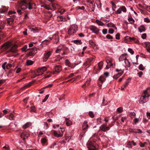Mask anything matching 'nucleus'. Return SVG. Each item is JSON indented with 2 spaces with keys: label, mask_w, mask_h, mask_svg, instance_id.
Instances as JSON below:
<instances>
[{
  "label": "nucleus",
  "mask_w": 150,
  "mask_h": 150,
  "mask_svg": "<svg viewBox=\"0 0 150 150\" xmlns=\"http://www.w3.org/2000/svg\"><path fill=\"white\" fill-rule=\"evenodd\" d=\"M35 50L30 51L29 52V55L31 56H33L35 54L36 51L37 50L36 48H35Z\"/></svg>",
  "instance_id": "nucleus-24"
},
{
  "label": "nucleus",
  "mask_w": 150,
  "mask_h": 150,
  "mask_svg": "<svg viewBox=\"0 0 150 150\" xmlns=\"http://www.w3.org/2000/svg\"><path fill=\"white\" fill-rule=\"evenodd\" d=\"M139 69L143 71L144 69V67H143V65L142 64H140L139 67Z\"/></svg>",
  "instance_id": "nucleus-46"
},
{
  "label": "nucleus",
  "mask_w": 150,
  "mask_h": 150,
  "mask_svg": "<svg viewBox=\"0 0 150 150\" xmlns=\"http://www.w3.org/2000/svg\"><path fill=\"white\" fill-rule=\"evenodd\" d=\"M41 7H44L45 9H46L48 10H51V8H50V7L49 6L47 5H45V4L43 5H41Z\"/></svg>",
  "instance_id": "nucleus-30"
},
{
  "label": "nucleus",
  "mask_w": 150,
  "mask_h": 150,
  "mask_svg": "<svg viewBox=\"0 0 150 150\" xmlns=\"http://www.w3.org/2000/svg\"><path fill=\"white\" fill-rule=\"evenodd\" d=\"M146 37V34L145 33L143 34L142 35V38L143 39H145Z\"/></svg>",
  "instance_id": "nucleus-60"
},
{
  "label": "nucleus",
  "mask_w": 150,
  "mask_h": 150,
  "mask_svg": "<svg viewBox=\"0 0 150 150\" xmlns=\"http://www.w3.org/2000/svg\"><path fill=\"white\" fill-rule=\"evenodd\" d=\"M74 43L77 45H80L82 44L81 40H74Z\"/></svg>",
  "instance_id": "nucleus-39"
},
{
  "label": "nucleus",
  "mask_w": 150,
  "mask_h": 150,
  "mask_svg": "<svg viewBox=\"0 0 150 150\" xmlns=\"http://www.w3.org/2000/svg\"><path fill=\"white\" fill-rule=\"evenodd\" d=\"M106 62L107 63V64L106 66V68L107 69H108L110 67L112 66V64L111 63V61L110 60H107Z\"/></svg>",
  "instance_id": "nucleus-18"
},
{
  "label": "nucleus",
  "mask_w": 150,
  "mask_h": 150,
  "mask_svg": "<svg viewBox=\"0 0 150 150\" xmlns=\"http://www.w3.org/2000/svg\"><path fill=\"white\" fill-rule=\"evenodd\" d=\"M64 130V129L63 127H60L59 129V133L60 134V136H61V137L63 136Z\"/></svg>",
  "instance_id": "nucleus-17"
},
{
  "label": "nucleus",
  "mask_w": 150,
  "mask_h": 150,
  "mask_svg": "<svg viewBox=\"0 0 150 150\" xmlns=\"http://www.w3.org/2000/svg\"><path fill=\"white\" fill-rule=\"evenodd\" d=\"M144 21L146 23H149L150 22V19L147 18H144Z\"/></svg>",
  "instance_id": "nucleus-54"
},
{
  "label": "nucleus",
  "mask_w": 150,
  "mask_h": 150,
  "mask_svg": "<svg viewBox=\"0 0 150 150\" xmlns=\"http://www.w3.org/2000/svg\"><path fill=\"white\" fill-rule=\"evenodd\" d=\"M7 64V62H5L2 65V67L3 69L4 70L5 69V66Z\"/></svg>",
  "instance_id": "nucleus-58"
},
{
  "label": "nucleus",
  "mask_w": 150,
  "mask_h": 150,
  "mask_svg": "<svg viewBox=\"0 0 150 150\" xmlns=\"http://www.w3.org/2000/svg\"><path fill=\"white\" fill-rule=\"evenodd\" d=\"M13 64V63L12 64H8L6 66V68L7 69H10L11 67H12Z\"/></svg>",
  "instance_id": "nucleus-40"
},
{
  "label": "nucleus",
  "mask_w": 150,
  "mask_h": 150,
  "mask_svg": "<svg viewBox=\"0 0 150 150\" xmlns=\"http://www.w3.org/2000/svg\"><path fill=\"white\" fill-rule=\"evenodd\" d=\"M115 38L117 40H119L120 39V34L117 33L115 35Z\"/></svg>",
  "instance_id": "nucleus-61"
},
{
  "label": "nucleus",
  "mask_w": 150,
  "mask_h": 150,
  "mask_svg": "<svg viewBox=\"0 0 150 150\" xmlns=\"http://www.w3.org/2000/svg\"><path fill=\"white\" fill-rule=\"evenodd\" d=\"M105 125L104 124H102L100 127V130L104 131L105 132Z\"/></svg>",
  "instance_id": "nucleus-34"
},
{
  "label": "nucleus",
  "mask_w": 150,
  "mask_h": 150,
  "mask_svg": "<svg viewBox=\"0 0 150 150\" xmlns=\"http://www.w3.org/2000/svg\"><path fill=\"white\" fill-rule=\"evenodd\" d=\"M120 8H121L122 11L123 12H126L127 9L125 6H122Z\"/></svg>",
  "instance_id": "nucleus-44"
},
{
  "label": "nucleus",
  "mask_w": 150,
  "mask_h": 150,
  "mask_svg": "<svg viewBox=\"0 0 150 150\" xmlns=\"http://www.w3.org/2000/svg\"><path fill=\"white\" fill-rule=\"evenodd\" d=\"M3 7L4 8L3 9L1 8L0 9V13H2L3 12H6V11L7 10L8 8L5 9L4 8H5V6H3Z\"/></svg>",
  "instance_id": "nucleus-41"
},
{
  "label": "nucleus",
  "mask_w": 150,
  "mask_h": 150,
  "mask_svg": "<svg viewBox=\"0 0 150 150\" xmlns=\"http://www.w3.org/2000/svg\"><path fill=\"white\" fill-rule=\"evenodd\" d=\"M83 130H84L87 129L88 127V126L87 125V122L85 121H84L83 125Z\"/></svg>",
  "instance_id": "nucleus-10"
},
{
  "label": "nucleus",
  "mask_w": 150,
  "mask_h": 150,
  "mask_svg": "<svg viewBox=\"0 0 150 150\" xmlns=\"http://www.w3.org/2000/svg\"><path fill=\"white\" fill-rule=\"evenodd\" d=\"M124 62L126 64V66L128 67H129L130 66V63L127 59H125Z\"/></svg>",
  "instance_id": "nucleus-33"
},
{
  "label": "nucleus",
  "mask_w": 150,
  "mask_h": 150,
  "mask_svg": "<svg viewBox=\"0 0 150 150\" xmlns=\"http://www.w3.org/2000/svg\"><path fill=\"white\" fill-rule=\"evenodd\" d=\"M29 136V134L25 132L22 133L21 135V137L23 138V139L24 140L27 139Z\"/></svg>",
  "instance_id": "nucleus-7"
},
{
  "label": "nucleus",
  "mask_w": 150,
  "mask_h": 150,
  "mask_svg": "<svg viewBox=\"0 0 150 150\" xmlns=\"http://www.w3.org/2000/svg\"><path fill=\"white\" fill-rule=\"evenodd\" d=\"M19 6L22 10L27 8L28 7V4L27 2L24 0L21 1L19 3Z\"/></svg>",
  "instance_id": "nucleus-2"
},
{
  "label": "nucleus",
  "mask_w": 150,
  "mask_h": 150,
  "mask_svg": "<svg viewBox=\"0 0 150 150\" xmlns=\"http://www.w3.org/2000/svg\"><path fill=\"white\" fill-rule=\"evenodd\" d=\"M58 21H64L65 20V18L63 16H58L57 17Z\"/></svg>",
  "instance_id": "nucleus-19"
},
{
  "label": "nucleus",
  "mask_w": 150,
  "mask_h": 150,
  "mask_svg": "<svg viewBox=\"0 0 150 150\" xmlns=\"http://www.w3.org/2000/svg\"><path fill=\"white\" fill-rule=\"evenodd\" d=\"M54 69L56 72H57V73H59L62 70L61 66L58 65L56 66L55 67Z\"/></svg>",
  "instance_id": "nucleus-8"
},
{
  "label": "nucleus",
  "mask_w": 150,
  "mask_h": 150,
  "mask_svg": "<svg viewBox=\"0 0 150 150\" xmlns=\"http://www.w3.org/2000/svg\"><path fill=\"white\" fill-rule=\"evenodd\" d=\"M138 30L140 33H142L145 31V28L143 25H142L138 28Z\"/></svg>",
  "instance_id": "nucleus-12"
},
{
  "label": "nucleus",
  "mask_w": 150,
  "mask_h": 150,
  "mask_svg": "<svg viewBox=\"0 0 150 150\" xmlns=\"http://www.w3.org/2000/svg\"><path fill=\"white\" fill-rule=\"evenodd\" d=\"M54 36H55V34L52 37H49L48 38H47V40H44L43 41V42H45V41H47V42H49L53 38H54L55 37Z\"/></svg>",
  "instance_id": "nucleus-27"
},
{
  "label": "nucleus",
  "mask_w": 150,
  "mask_h": 150,
  "mask_svg": "<svg viewBox=\"0 0 150 150\" xmlns=\"http://www.w3.org/2000/svg\"><path fill=\"white\" fill-rule=\"evenodd\" d=\"M103 64V62L102 61H101L98 63L99 69V70H101L102 69Z\"/></svg>",
  "instance_id": "nucleus-35"
},
{
  "label": "nucleus",
  "mask_w": 150,
  "mask_h": 150,
  "mask_svg": "<svg viewBox=\"0 0 150 150\" xmlns=\"http://www.w3.org/2000/svg\"><path fill=\"white\" fill-rule=\"evenodd\" d=\"M122 12V10L121 8H120L118 9L116 11L115 13L116 14H120Z\"/></svg>",
  "instance_id": "nucleus-48"
},
{
  "label": "nucleus",
  "mask_w": 150,
  "mask_h": 150,
  "mask_svg": "<svg viewBox=\"0 0 150 150\" xmlns=\"http://www.w3.org/2000/svg\"><path fill=\"white\" fill-rule=\"evenodd\" d=\"M49 96V95H46L45 97V98L42 100V102L43 103H44V102H45L48 99Z\"/></svg>",
  "instance_id": "nucleus-45"
},
{
  "label": "nucleus",
  "mask_w": 150,
  "mask_h": 150,
  "mask_svg": "<svg viewBox=\"0 0 150 150\" xmlns=\"http://www.w3.org/2000/svg\"><path fill=\"white\" fill-rule=\"evenodd\" d=\"M128 20L130 23L132 24H133L134 22V20L132 17L128 18Z\"/></svg>",
  "instance_id": "nucleus-36"
},
{
  "label": "nucleus",
  "mask_w": 150,
  "mask_h": 150,
  "mask_svg": "<svg viewBox=\"0 0 150 150\" xmlns=\"http://www.w3.org/2000/svg\"><path fill=\"white\" fill-rule=\"evenodd\" d=\"M26 63L27 65H32L33 64V62L31 60H28L27 61Z\"/></svg>",
  "instance_id": "nucleus-42"
},
{
  "label": "nucleus",
  "mask_w": 150,
  "mask_h": 150,
  "mask_svg": "<svg viewBox=\"0 0 150 150\" xmlns=\"http://www.w3.org/2000/svg\"><path fill=\"white\" fill-rule=\"evenodd\" d=\"M107 26L108 27H112L114 28L115 29H117V28L115 26L114 24L112 23H110L107 24Z\"/></svg>",
  "instance_id": "nucleus-25"
},
{
  "label": "nucleus",
  "mask_w": 150,
  "mask_h": 150,
  "mask_svg": "<svg viewBox=\"0 0 150 150\" xmlns=\"http://www.w3.org/2000/svg\"><path fill=\"white\" fill-rule=\"evenodd\" d=\"M66 121V125L67 126H70L72 125V122L71 121L69 120V118L66 117L65 118Z\"/></svg>",
  "instance_id": "nucleus-14"
},
{
  "label": "nucleus",
  "mask_w": 150,
  "mask_h": 150,
  "mask_svg": "<svg viewBox=\"0 0 150 150\" xmlns=\"http://www.w3.org/2000/svg\"><path fill=\"white\" fill-rule=\"evenodd\" d=\"M41 141L42 144H44L46 142L47 140L43 138L41 139Z\"/></svg>",
  "instance_id": "nucleus-57"
},
{
  "label": "nucleus",
  "mask_w": 150,
  "mask_h": 150,
  "mask_svg": "<svg viewBox=\"0 0 150 150\" xmlns=\"http://www.w3.org/2000/svg\"><path fill=\"white\" fill-rule=\"evenodd\" d=\"M91 81V79L88 80L86 83L82 86V87H83L84 86H86V84L88 85L90 83Z\"/></svg>",
  "instance_id": "nucleus-38"
},
{
  "label": "nucleus",
  "mask_w": 150,
  "mask_h": 150,
  "mask_svg": "<svg viewBox=\"0 0 150 150\" xmlns=\"http://www.w3.org/2000/svg\"><path fill=\"white\" fill-rule=\"evenodd\" d=\"M131 80V79L130 78L128 79L127 80L125 83L123 85V86L124 87H126L127 86L128 84L129 83Z\"/></svg>",
  "instance_id": "nucleus-26"
},
{
  "label": "nucleus",
  "mask_w": 150,
  "mask_h": 150,
  "mask_svg": "<svg viewBox=\"0 0 150 150\" xmlns=\"http://www.w3.org/2000/svg\"><path fill=\"white\" fill-rule=\"evenodd\" d=\"M134 132L136 133H142V130L139 129H134Z\"/></svg>",
  "instance_id": "nucleus-31"
},
{
  "label": "nucleus",
  "mask_w": 150,
  "mask_h": 150,
  "mask_svg": "<svg viewBox=\"0 0 150 150\" xmlns=\"http://www.w3.org/2000/svg\"><path fill=\"white\" fill-rule=\"evenodd\" d=\"M114 32V30L112 29H109L108 30V33L112 34Z\"/></svg>",
  "instance_id": "nucleus-64"
},
{
  "label": "nucleus",
  "mask_w": 150,
  "mask_h": 150,
  "mask_svg": "<svg viewBox=\"0 0 150 150\" xmlns=\"http://www.w3.org/2000/svg\"><path fill=\"white\" fill-rule=\"evenodd\" d=\"M27 48V45H25L22 48V50L23 52H26L27 50H29L30 49L26 50Z\"/></svg>",
  "instance_id": "nucleus-37"
},
{
  "label": "nucleus",
  "mask_w": 150,
  "mask_h": 150,
  "mask_svg": "<svg viewBox=\"0 0 150 150\" xmlns=\"http://www.w3.org/2000/svg\"><path fill=\"white\" fill-rule=\"evenodd\" d=\"M52 54V52L49 51L44 54L43 57V62H46Z\"/></svg>",
  "instance_id": "nucleus-3"
},
{
  "label": "nucleus",
  "mask_w": 150,
  "mask_h": 150,
  "mask_svg": "<svg viewBox=\"0 0 150 150\" xmlns=\"http://www.w3.org/2000/svg\"><path fill=\"white\" fill-rule=\"evenodd\" d=\"M65 63L66 65L68 67H70L71 66V64L69 60L68 59H66L65 60Z\"/></svg>",
  "instance_id": "nucleus-47"
},
{
  "label": "nucleus",
  "mask_w": 150,
  "mask_h": 150,
  "mask_svg": "<svg viewBox=\"0 0 150 150\" xmlns=\"http://www.w3.org/2000/svg\"><path fill=\"white\" fill-rule=\"evenodd\" d=\"M47 68L45 67H43L39 68L37 69V72L38 73L43 72L45 71L46 70Z\"/></svg>",
  "instance_id": "nucleus-9"
},
{
  "label": "nucleus",
  "mask_w": 150,
  "mask_h": 150,
  "mask_svg": "<svg viewBox=\"0 0 150 150\" xmlns=\"http://www.w3.org/2000/svg\"><path fill=\"white\" fill-rule=\"evenodd\" d=\"M55 37L53 42L54 44H57L59 41V38L57 34H55Z\"/></svg>",
  "instance_id": "nucleus-13"
},
{
  "label": "nucleus",
  "mask_w": 150,
  "mask_h": 150,
  "mask_svg": "<svg viewBox=\"0 0 150 150\" xmlns=\"http://www.w3.org/2000/svg\"><path fill=\"white\" fill-rule=\"evenodd\" d=\"M31 125V123L30 122H28L26 123L23 126V128L24 129H26L29 126Z\"/></svg>",
  "instance_id": "nucleus-21"
},
{
  "label": "nucleus",
  "mask_w": 150,
  "mask_h": 150,
  "mask_svg": "<svg viewBox=\"0 0 150 150\" xmlns=\"http://www.w3.org/2000/svg\"><path fill=\"white\" fill-rule=\"evenodd\" d=\"M147 101L146 100H145V101L143 100L142 99H140L139 100V102L140 104H143L144 103H145Z\"/></svg>",
  "instance_id": "nucleus-51"
},
{
  "label": "nucleus",
  "mask_w": 150,
  "mask_h": 150,
  "mask_svg": "<svg viewBox=\"0 0 150 150\" xmlns=\"http://www.w3.org/2000/svg\"><path fill=\"white\" fill-rule=\"evenodd\" d=\"M44 126L45 128L46 129H47L48 127V126L47 123L46 122H44Z\"/></svg>",
  "instance_id": "nucleus-56"
},
{
  "label": "nucleus",
  "mask_w": 150,
  "mask_h": 150,
  "mask_svg": "<svg viewBox=\"0 0 150 150\" xmlns=\"http://www.w3.org/2000/svg\"><path fill=\"white\" fill-rule=\"evenodd\" d=\"M147 90L148 89L146 90H144L143 91V93L144 94V95L143 96H142V98L144 99L145 98H148L149 97V96L148 95L147 96Z\"/></svg>",
  "instance_id": "nucleus-11"
},
{
  "label": "nucleus",
  "mask_w": 150,
  "mask_h": 150,
  "mask_svg": "<svg viewBox=\"0 0 150 150\" xmlns=\"http://www.w3.org/2000/svg\"><path fill=\"white\" fill-rule=\"evenodd\" d=\"M119 59L120 61H122L124 60L125 61V59H127L126 56L124 55H121L119 58Z\"/></svg>",
  "instance_id": "nucleus-20"
},
{
  "label": "nucleus",
  "mask_w": 150,
  "mask_h": 150,
  "mask_svg": "<svg viewBox=\"0 0 150 150\" xmlns=\"http://www.w3.org/2000/svg\"><path fill=\"white\" fill-rule=\"evenodd\" d=\"M88 148V150H97V149H96L95 146L92 147H89Z\"/></svg>",
  "instance_id": "nucleus-49"
},
{
  "label": "nucleus",
  "mask_w": 150,
  "mask_h": 150,
  "mask_svg": "<svg viewBox=\"0 0 150 150\" xmlns=\"http://www.w3.org/2000/svg\"><path fill=\"white\" fill-rule=\"evenodd\" d=\"M17 48V45H14L11 47L10 51L13 52H15L16 51Z\"/></svg>",
  "instance_id": "nucleus-15"
},
{
  "label": "nucleus",
  "mask_w": 150,
  "mask_h": 150,
  "mask_svg": "<svg viewBox=\"0 0 150 150\" xmlns=\"http://www.w3.org/2000/svg\"><path fill=\"white\" fill-rule=\"evenodd\" d=\"M54 136L57 137H62L61 136H60V134L59 133L58 134V133L56 131H54Z\"/></svg>",
  "instance_id": "nucleus-32"
},
{
  "label": "nucleus",
  "mask_w": 150,
  "mask_h": 150,
  "mask_svg": "<svg viewBox=\"0 0 150 150\" xmlns=\"http://www.w3.org/2000/svg\"><path fill=\"white\" fill-rule=\"evenodd\" d=\"M142 118L139 117L138 118H134L133 120L134 123L135 125L137 124L138 123L139 121L141 120Z\"/></svg>",
  "instance_id": "nucleus-23"
},
{
  "label": "nucleus",
  "mask_w": 150,
  "mask_h": 150,
  "mask_svg": "<svg viewBox=\"0 0 150 150\" xmlns=\"http://www.w3.org/2000/svg\"><path fill=\"white\" fill-rule=\"evenodd\" d=\"M117 110L119 112H121L123 110L122 108V107H120L117 108Z\"/></svg>",
  "instance_id": "nucleus-52"
},
{
  "label": "nucleus",
  "mask_w": 150,
  "mask_h": 150,
  "mask_svg": "<svg viewBox=\"0 0 150 150\" xmlns=\"http://www.w3.org/2000/svg\"><path fill=\"white\" fill-rule=\"evenodd\" d=\"M13 115L12 113H11L9 115V119L10 120H12L13 119Z\"/></svg>",
  "instance_id": "nucleus-50"
},
{
  "label": "nucleus",
  "mask_w": 150,
  "mask_h": 150,
  "mask_svg": "<svg viewBox=\"0 0 150 150\" xmlns=\"http://www.w3.org/2000/svg\"><path fill=\"white\" fill-rule=\"evenodd\" d=\"M7 64V62H5L2 65V67L3 69L4 70L5 69V66Z\"/></svg>",
  "instance_id": "nucleus-59"
},
{
  "label": "nucleus",
  "mask_w": 150,
  "mask_h": 150,
  "mask_svg": "<svg viewBox=\"0 0 150 150\" xmlns=\"http://www.w3.org/2000/svg\"><path fill=\"white\" fill-rule=\"evenodd\" d=\"M87 147L88 148L89 147H92L95 146L94 143L91 141H89L87 143Z\"/></svg>",
  "instance_id": "nucleus-16"
},
{
  "label": "nucleus",
  "mask_w": 150,
  "mask_h": 150,
  "mask_svg": "<svg viewBox=\"0 0 150 150\" xmlns=\"http://www.w3.org/2000/svg\"><path fill=\"white\" fill-rule=\"evenodd\" d=\"M90 29L94 33L96 34H98L99 30V29L94 26L91 27L90 28Z\"/></svg>",
  "instance_id": "nucleus-6"
},
{
  "label": "nucleus",
  "mask_w": 150,
  "mask_h": 150,
  "mask_svg": "<svg viewBox=\"0 0 150 150\" xmlns=\"http://www.w3.org/2000/svg\"><path fill=\"white\" fill-rule=\"evenodd\" d=\"M144 47L147 52L150 53V42H144Z\"/></svg>",
  "instance_id": "nucleus-4"
},
{
  "label": "nucleus",
  "mask_w": 150,
  "mask_h": 150,
  "mask_svg": "<svg viewBox=\"0 0 150 150\" xmlns=\"http://www.w3.org/2000/svg\"><path fill=\"white\" fill-rule=\"evenodd\" d=\"M106 38L108 39H112L113 37L110 35H108L106 36Z\"/></svg>",
  "instance_id": "nucleus-63"
},
{
  "label": "nucleus",
  "mask_w": 150,
  "mask_h": 150,
  "mask_svg": "<svg viewBox=\"0 0 150 150\" xmlns=\"http://www.w3.org/2000/svg\"><path fill=\"white\" fill-rule=\"evenodd\" d=\"M89 115L90 116L91 118H93L94 117V115H93V113L91 111H90L89 112Z\"/></svg>",
  "instance_id": "nucleus-53"
},
{
  "label": "nucleus",
  "mask_w": 150,
  "mask_h": 150,
  "mask_svg": "<svg viewBox=\"0 0 150 150\" xmlns=\"http://www.w3.org/2000/svg\"><path fill=\"white\" fill-rule=\"evenodd\" d=\"M127 118L126 117H122L121 118V120L123 122H124V120L126 119Z\"/></svg>",
  "instance_id": "nucleus-62"
},
{
  "label": "nucleus",
  "mask_w": 150,
  "mask_h": 150,
  "mask_svg": "<svg viewBox=\"0 0 150 150\" xmlns=\"http://www.w3.org/2000/svg\"><path fill=\"white\" fill-rule=\"evenodd\" d=\"M96 22L99 25L103 26L104 24L103 23L98 20H96Z\"/></svg>",
  "instance_id": "nucleus-29"
},
{
  "label": "nucleus",
  "mask_w": 150,
  "mask_h": 150,
  "mask_svg": "<svg viewBox=\"0 0 150 150\" xmlns=\"http://www.w3.org/2000/svg\"><path fill=\"white\" fill-rule=\"evenodd\" d=\"M99 79L102 82H104L105 80V79L103 76H100L99 78Z\"/></svg>",
  "instance_id": "nucleus-43"
},
{
  "label": "nucleus",
  "mask_w": 150,
  "mask_h": 150,
  "mask_svg": "<svg viewBox=\"0 0 150 150\" xmlns=\"http://www.w3.org/2000/svg\"><path fill=\"white\" fill-rule=\"evenodd\" d=\"M11 45L10 42H7L4 43L1 47V48H3L4 49H8V48L11 47Z\"/></svg>",
  "instance_id": "nucleus-5"
},
{
  "label": "nucleus",
  "mask_w": 150,
  "mask_h": 150,
  "mask_svg": "<svg viewBox=\"0 0 150 150\" xmlns=\"http://www.w3.org/2000/svg\"><path fill=\"white\" fill-rule=\"evenodd\" d=\"M128 51L132 54H133L134 53V51L131 48H129L128 49Z\"/></svg>",
  "instance_id": "nucleus-55"
},
{
  "label": "nucleus",
  "mask_w": 150,
  "mask_h": 150,
  "mask_svg": "<svg viewBox=\"0 0 150 150\" xmlns=\"http://www.w3.org/2000/svg\"><path fill=\"white\" fill-rule=\"evenodd\" d=\"M28 8L29 10H30L32 9L33 8V7L32 6H33V5H35V4L34 3H31L30 2H28Z\"/></svg>",
  "instance_id": "nucleus-28"
},
{
  "label": "nucleus",
  "mask_w": 150,
  "mask_h": 150,
  "mask_svg": "<svg viewBox=\"0 0 150 150\" xmlns=\"http://www.w3.org/2000/svg\"><path fill=\"white\" fill-rule=\"evenodd\" d=\"M77 30V27L76 25H71L68 30V33L70 35L76 33Z\"/></svg>",
  "instance_id": "nucleus-1"
},
{
  "label": "nucleus",
  "mask_w": 150,
  "mask_h": 150,
  "mask_svg": "<svg viewBox=\"0 0 150 150\" xmlns=\"http://www.w3.org/2000/svg\"><path fill=\"white\" fill-rule=\"evenodd\" d=\"M123 73V72L122 71V72L119 73L118 74H116L115 75H114L113 77V78L116 79L118 78L119 76H121L122 74Z\"/></svg>",
  "instance_id": "nucleus-22"
}]
</instances>
